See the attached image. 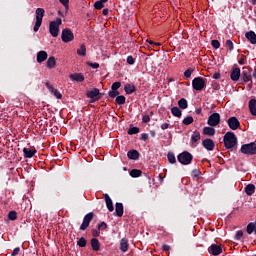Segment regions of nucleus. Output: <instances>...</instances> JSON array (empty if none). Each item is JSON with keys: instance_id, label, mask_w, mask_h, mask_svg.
<instances>
[{"instance_id": "1", "label": "nucleus", "mask_w": 256, "mask_h": 256, "mask_svg": "<svg viewBox=\"0 0 256 256\" xmlns=\"http://www.w3.org/2000/svg\"><path fill=\"white\" fill-rule=\"evenodd\" d=\"M235 145H237V137L235 136V133L227 132L224 135V146L226 149H233Z\"/></svg>"}, {"instance_id": "2", "label": "nucleus", "mask_w": 256, "mask_h": 256, "mask_svg": "<svg viewBox=\"0 0 256 256\" xmlns=\"http://www.w3.org/2000/svg\"><path fill=\"white\" fill-rule=\"evenodd\" d=\"M63 21L61 18H57L55 21H51L49 24V33L52 37H59V27H61Z\"/></svg>"}, {"instance_id": "3", "label": "nucleus", "mask_w": 256, "mask_h": 256, "mask_svg": "<svg viewBox=\"0 0 256 256\" xmlns=\"http://www.w3.org/2000/svg\"><path fill=\"white\" fill-rule=\"evenodd\" d=\"M43 17H45V9L43 8H37L36 9V22L34 25V32L37 33L39 31V28L41 27L43 23Z\"/></svg>"}, {"instance_id": "4", "label": "nucleus", "mask_w": 256, "mask_h": 256, "mask_svg": "<svg viewBox=\"0 0 256 256\" xmlns=\"http://www.w3.org/2000/svg\"><path fill=\"white\" fill-rule=\"evenodd\" d=\"M241 153L243 155H256V144L255 142H251L248 144H243L240 148Z\"/></svg>"}, {"instance_id": "5", "label": "nucleus", "mask_w": 256, "mask_h": 256, "mask_svg": "<svg viewBox=\"0 0 256 256\" xmlns=\"http://www.w3.org/2000/svg\"><path fill=\"white\" fill-rule=\"evenodd\" d=\"M178 161L181 165H191V161H193V155L189 152H182L178 155Z\"/></svg>"}, {"instance_id": "6", "label": "nucleus", "mask_w": 256, "mask_h": 256, "mask_svg": "<svg viewBox=\"0 0 256 256\" xmlns=\"http://www.w3.org/2000/svg\"><path fill=\"white\" fill-rule=\"evenodd\" d=\"M205 86V79L201 77H196L192 81V87L193 89H195V91H203V89H205Z\"/></svg>"}, {"instance_id": "7", "label": "nucleus", "mask_w": 256, "mask_h": 256, "mask_svg": "<svg viewBox=\"0 0 256 256\" xmlns=\"http://www.w3.org/2000/svg\"><path fill=\"white\" fill-rule=\"evenodd\" d=\"M61 39L63 43H71V41L75 39V35L73 34V31H71V29L66 28L62 30Z\"/></svg>"}, {"instance_id": "8", "label": "nucleus", "mask_w": 256, "mask_h": 256, "mask_svg": "<svg viewBox=\"0 0 256 256\" xmlns=\"http://www.w3.org/2000/svg\"><path fill=\"white\" fill-rule=\"evenodd\" d=\"M207 123L210 127H217V125L221 123V115L219 113L211 114L208 118Z\"/></svg>"}, {"instance_id": "9", "label": "nucleus", "mask_w": 256, "mask_h": 256, "mask_svg": "<svg viewBox=\"0 0 256 256\" xmlns=\"http://www.w3.org/2000/svg\"><path fill=\"white\" fill-rule=\"evenodd\" d=\"M88 99H91V103H95V101H99L101 99L99 89L94 88L87 92Z\"/></svg>"}, {"instance_id": "10", "label": "nucleus", "mask_w": 256, "mask_h": 256, "mask_svg": "<svg viewBox=\"0 0 256 256\" xmlns=\"http://www.w3.org/2000/svg\"><path fill=\"white\" fill-rule=\"evenodd\" d=\"M93 216V212H90L84 216L83 222L80 226V231H85V229L89 227V224L91 223V221H93Z\"/></svg>"}, {"instance_id": "11", "label": "nucleus", "mask_w": 256, "mask_h": 256, "mask_svg": "<svg viewBox=\"0 0 256 256\" xmlns=\"http://www.w3.org/2000/svg\"><path fill=\"white\" fill-rule=\"evenodd\" d=\"M208 252L210 253V255H221L223 253V248L217 244H212L209 248H208Z\"/></svg>"}, {"instance_id": "12", "label": "nucleus", "mask_w": 256, "mask_h": 256, "mask_svg": "<svg viewBox=\"0 0 256 256\" xmlns=\"http://www.w3.org/2000/svg\"><path fill=\"white\" fill-rule=\"evenodd\" d=\"M228 123V127H230V129H232V131H237V129H239L240 123H239V119H237V117H230L227 121Z\"/></svg>"}, {"instance_id": "13", "label": "nucleus", "mask_w": 256, "mask_h": 256, "mask_svg": "<svg viewBox=\"0 0 256 256\" xmlns=\"http://www.w3.org/2000/svg\"><path fill=\"white\" fill-rule=\"evenodd\" d=\"M45 86L50 91V93H52V95H54V97H56V99H63V95L61 94V92H59V90L55 89L53 87V85H51V83L46 82Z\"/></svg>"}, {"instance_id": "14", "label": "nucleus", "mask_w": 256, "mask_h": 256, "mask_svg": "<svg viewBox=\"0 0 256 256\" xmlns=\"http://www.w3.org/2000/svg\"><path fill=\"white\" fill-rule=\"evenodd\" d=\"M197 141H201V133H199V131H194L191 135V146L197 147Z\"/></svg>"}, {"instance_id": "15", "label": "nucleus", "mask_w": 256, "mask_h": 256, "mask_svg": "<svg viewBox=\"0 0 256 256\" xmlns=\"http://www.w3.org/2000/svg\"><path fill=\"white\" fill-rule=\"evenodd\" d=\"M202 145L207 151H213V149H215V142H213L212 139H205Z\"/></svg>"}, {"instance_id": "16", "label": "nucleus", "mask_w": 256, "mask_h": 256, "mask_svg": "<svg viewBox=\"0 0 256 256\" xmlns=\"http://www.w3.org/2000/svg\"><path fill=\"white\" fill-rule=\"evenodd\" d=\"M120 251L122 253H127L129 251V240L127 238H122L120 241Z\"/></svg>"}, {"instance_id": "17", "label": "nucleus", "mask_w": 256, "mask_h": 256, "mask_svg": "<svg viewBox=\"0 0 256 256\" xmlns=\"http://www.w3.org/2000/svg\"><path fill=\"white\" fill-rule=\"evenodd\" d=\"M104 199H105L106 207L108 211L110 212L115 211V207L113 206V200H111V197H109V194H105Z\"/></svg>"}, {"instance_id": "18", "label": "nucleus", "mask_w": 256, "mask_h": 256, "mask_svg": "<svg viewBox=\"0 0 256 256\" xmlns=\"http://www.w3.org/2000/svg\"><path fill=\"white\" fill-rule=\"evenodd\" d=\"M47 57H49V55L46 51H39L36 57L37 63H43V61H47Z\"/></svg>"}, {"instance_id": "19", "label": "nucleus", "mask_w": 256, "mask_h": 256, "mask_svg": "<svg viewBox=\"0 0 256 256\" xmlns=\"http://www.w3.org/2000/svg\"><path fill=\"white\" fill-rule=\"evenodd\" d=\"M245 37L248 39L251 45H256V34L253 31L246 32Z\"/></svg>"}, {"instance_id": "20", "label": "nucleus", "mask_w": 256, "mask_h": 256, "mask_svg": "<svg viewBox=\"0 0 256 256\" xmlns=\"http://www.w3.org/2000/svg\"><path fill=\"white\" fill-rule=\"evenodd\" d=\"M24 157L26 159H31V157L35 156V153H37L36 149H29V148H23Z\"/></svg>"}, {"instance_id": "21", "label": "nucleus", "mask_w": 256, "mask_h": 256, "mask_svg": "<svg viewBox=\"0 0 256 256\" xmlns=\"http://www.w3.org/2000/svg\"><path fill=\"white\" fill-rule=\"evenodd\" d=\"M230 77L232 79V81H239V77H241V69L234 68L230 74Z\"/></svg>"}, {"instance_id": "22", "label": "nucleus", "mask_w": 256, "mask_h": 256, "mask_svg": "<svg viewBox=\"0 0 256 256\" xmlns=\"http://www.w3.org/2000/svg\"><path fill=\"white\" fill-rule=\"evenodd\" d=\"M114 215H116V217H123V203H116Z\"/></svg>"}, {"instance_id": "23", "label": "nucleus", "mask_w": 256, "mask_h": 256, "mask_svg": "<svg viewBox=\"0 0 256 256\" xmlns=\"http://www.w3.org/2000/svg\"><path fill=\"white\" fill-rule=\"evenodd\" d=\"M71 81H77L78 83H82V81H85V76L81 73H75L70 75Z\"/></svg>"}, {"instance_id": "24", "label": "nucleus", "mask_w": 256, "mask_h": 256, "mask_svg": "<svg viewBox=\"0 0 256 256\" xmlns=\"http://www.w3.org/2000/svg\"><path fill=\"white\" fill-rule=\"evenodd\" d=\"M242 79H243L244 83H249V81H251V83H253L252 76H251V71L244 70L242 72Z\"/></svg>"}, {"instance_id": "25", "label": "nucleus", "mask_w": 256, "mask_h": 256, "mask_svg": "<svg viewBox=\"0 0 256 256\" xmlns=\"http://www.w3.org/2000/svg\"><path fill=\"white\" fill-rule=\"evenodd\" d=\"M248 107H249V111H250L251 115L255 116L256 115V100L251 99L249 101Z\"/></svg>"}, {"instance_id": "26", "label": "nucleus", "mask_w": 256, "mask_h": 256, "mask_svg": "<svg viewBox=\"0 0 256 256\" xmlns=\"http://www.w3.org/2000/svg\"><path fill=\"white\" fill-rule=\"evenodd\" d=\"M127 157L133 161H137L139 159V152L137 150H130L127 153Z\"/></svg>"}, {"instance_id": "27", "label": "nucleus", "mask_w": 256, "mask_h": 256, "mask_svg": "<svg viewBox=\"0 0 256 256\" xmlns=\"http://www.w3.org/2000/svg\"><path fill=\"white\" fill-rule=\"evenodd\" d=\"M57 66V60H55V57L51 56L47 60V68L48 69H55Z\"/></svg>"}, {"instance_id": "28", "label": "nucleus", "mask_w": 256, "mask_h": 256, "mask_svg": "<svg viewBox=\"0 0 256 256\" xmlns=\"http://www.w3.org/2000/svg\"><path fill=\"white\" fill-rule=\"evenodd\" d=\"M203 135H207L208 137H213L215 135V128L213 127H204Z\"/></svg>"}, {"instance_id": "29", "label": "nucleus", "mask_w": 256, "mask_h": 256, "mask_svg": "<svg viewBox=\"0 0 256 256\" xmlns=\"http://www.w3.org/2000/svg\"><path fill=\"white\" fill-rule=\"evenodd\" d=\"M91 247L93 251H99V249L101 248V244L99 243V240L96 238H93L91 240Z\"/></svg>"}, {"instance_id": "30", "label": "nucleus", "mask_w": 256, "mask_h": 256, "mask_svg": "<svg viewBox=\"0 0 256 256\" xmlns=\"http://www.w3.org/2000/svg\"><path fill=\"white\" fill-rule=\"evenodd\" d=\"M245 193H246L248 196L253 195V193H255V185H253V184H248V185L245 187Z\"/></svg>"}, {"instance_id": "31", "label": "nucleus", "mask_w": 256, "mask_h": 256, "mask_svg": "<svg viewBox=\"0 0 256 256\" xmlns=\"http://www.w3.org/2000/svg\"><path fill=\"white\" fill-rule=\"evenodd\" d=\"M124 91L127 93V95H131V93H135V85L126 84L124 87Z\"/></svg>"}, {"instance_id": "32", "label": "nucleus", "mask_w": 256, "mask_h": 256, "mask_svg": "<svg viewBox=\"0 0 256 256\" xmlns=\"http://www.w3.org/2000/svg\"><path fill=\"white\" fill-rule=\"evenodd\" d=\"M77 55L80 57H85L87 55V47H85V44H82L77 50Z\"/></svg>"}, {"instance_id": "33", "label": "nucleus", "mask_w": 256, "mask_h": 256, "mask_svg": "<svg viewBox=\"0 0 256 256\" xmlns=\"http://www.w3.org/2000/svg\"><path fill=\"white\" fill-rule=\"evenodd\" d=\"M178 106L180 107V109H187V107H189V104L187 103V99L182 98L178 101Z\"/></svg>"}, {"instance_id": "34", "label": "nucleus", "mask_w": 256, "mask_h": 256, "mask_svg": "<svg viewBox=\"0 0 256 256\" xmlns=\"http://www.w3.org/2000/svg\"><path fill=\"white\" fill-rule=\"evenodd\" d=\"M171 113H172V115H174V117H181V115H183V113L181 112V109H179V107H173L171 109Z\"/></svg>"}, {"instance_id": "35", "label": "nucleus", "mask_w": 256, "mask_h": 256, "mask_svg": "<svg viewBox=\"0 0 256 256\" xmlns=\"http://www.w3.org/2000/svg\"><path fill=\"white\" fill-rule=\"evenodd\" d=\"M142 173L143 172L139 169H133L130 171V177H134V178L141 177Z\"/></svg>"}, {"instance_id": "36", "label": "nucleus", "mask_w": 256, "mask_h": 256, "mask_svg": "<svg viewBox=\"0 0 256 256\" xmlns=\"http://www.w3.org/2000/svg\"><path fill=\"white\" fill-rule=\"evenodd\" d=\"M125 101H126V98L123 95L116 97L117 105H125Z\"/></svg>"}, {"instance_id": "37", "label": "nucleus", "mask_w": 256, "mask_h": 256, "mask_svg": "<svg viewBox=\"0 0 256 256\" xmlns=\"http://www.w3.org/2000/svg\"><path fill=\"white\" fill-rule=\"evenodd\" d=\"M167 158L169 163H172V164L177 163V158H175V154L169 152L167 155Z\"/></svg>"}, {"instance_id": "38", "label": "nucleus", "mask_w": 256, "mask_h": 256, "mask_svg": "<svg viewBox=\"0 0 256 256\" xmlns=\"http://www.w3.org/2000/svg\"><path fill=\"white\" fill-rule=\"evenodd\" d=\"M77 245H78V247H85L87 245V240L85 239V237H81L77 241Z\"/></svg>"}, {"instance_id": "39", "label": "nucleus", "mask_w": 256, "mask_h": 256, "mask_svg": "<svg viewBox=\"0 0 256 256\" xmlns=\"http://www.w3.org/2000/svg\"><path fill=\"white\" fill-rule=\"evenodd\" d=\"M182 123L184 125H191V123H193V116H187L183 119Z\"/></svg>"}, {"instance_id": "40", "label": "nucleus", "mask_w": 256, "mask_h": 256, "mask_svg": "<svg viewBox=\"0 0 256 256\" xmlns=\"http://www.w3.org/2000/svg\"><path fill=\"white\" fill-rule=\"evenodd\" d=\"M139 133V127H132L128 130V135H137Z\"/></svg>"}, {"instance_id": "41", "label": "nucleus", "mask_w": 256, "mask_h": 256, "mask_svg": "<svg viewBox=\"0 0 256 256\" xmlns=\"http://www.w3.org/2000/svg\"><path fill=\"white\" fill-rule=\"evenodd\" d=\"M8 218L10 219V221H15L17 219V212L16 211L9 212Z\"/></svg>"}, {"instance_id": "42", "label": "nucleus", "mask_w": 256, "mask_h": 256, "mask_svg": "<svg viewBox=\"0 0 256 256\" xmlns=\"http://www.w3.org/2000/svg\"><path fill=\"white\" fill-rule=\"evenodd\" d=\"M104 2H102L101 0L96 1L94 4L95 9H103V7H105V4H103Z\"/></svg>"}, {"instance_id": "43", "label": "nucleus", "mask_w": 256, "mask_h": 256, "mask_svg": "<svg viewBox=\"0 0 256 256\" xmlns=\"http://www.w3.org/2000/svg\"><path fill=\"white\" fill-rule=\"evenodd\" d=\"M193 74V69L189 68L184 72V77H186V79H191V75Z\"/></svg>"}, {"instance_id": "44", "label": "nucleus", "mask_w": 256, "mask_h": 256, "mask_svg": "<svg viewBox=\"0 0 256 256\" xmlns=\"http://www.w3.org/2000/svg\"><path fill=\"white\" fill-rule=\"evenodd\" d=\"M211 45L214 49H219V47H221L219 40H212Z\"/></svg>"}, {"instance_id": "45", "label": "nucleus", "mask_w": 256, "mask_h": 256, "mask_svg": "<svg viewBox=\"0 0 256 256\" xmlns=\"http://www.w3.org/2000/svg\"><path fill=\"white\" fill-rule=\"evenodd\" d=\"M121 87V82H114L111 86L112 91H117Z\"/></svg>"}, {"instance_id": "46", "label": "nucleus", "mask_w": 256, "mask_h": 256, "mask_svg": "<svg viewBox=\"0 0 256 256\" xmlns=\"http://www.w3.org/2000/svg\"><path fill=\"white\" fill-rule=\"evenodd\" d=\"M226 47L229 49V51H233V49H234L233 41L227 40L226 41Z\"/></svg>"}, {"instance_id": "47", "label": "nucleus", "mask_w": 256, "mask_h": 256, "mask_svg": "<svg viewBox=\"0 0 256 256\" xmlns=\"http://www.w3.org/2000/svg\"><path fill=\"white\" fill-rule=\"evenodd\" d=\"M117 95H119V91H117V90H112L109 92V97H111V99H115V97H117Z\"/></svg>"}, {"instance_id": "48", "label": "nucleus", "mask_w": 256, "mask_h": 256, "mask_svg": "<svg viewBox=\"0 0 256 256\" xmlns=\"http://www.w3.org/2000/svg\"><path fill=\"white\" fill-rule=\"evenodd\" d=\"M241 237H243V231L239 230L236 232V235H235L236 241L241 240Z\"/></svg>"}, {"instance_id": "49", "label": "nucleus", "mask_w": 256, "mask_h": 256, "mask_svg": "<svg viewBox=\"0 0 256 256\" xmlns=\"http://www.w3.org/2000/svg\"><path fill=\"white\" fill-rule=\"evenodd\" d=\"M98 229H99L100 231H105V229H107V223H105V222L100 223V224L98 225Z\"/></svg>"}, {"instance_id": "50", "label": "nucleus", "mask_w": 256, "mask_h": 256, "mask_svg": "<svg viewBox=\"0 0 256 256\" xmlns=\"http://www.w3.org/2000/svg\"><path fill=\"white\" fill-rule=\"evenodd\" d=\"M127 63L128 65H135V58H133V56H128Z\"/></svg>"}, {"instance_id": "51", "label": "nucleus", "mask_w": 256, "mask_h": 256, "mask_svg": "<svg viewBox=\"0 0 256 256\" xmlns=\"http://www.w3.org/2000/svg\"><path fill=\"white\" fill-rule=\"evenodd\" d=\"M59 2L65 7V9H69V0H59Z\"/></svg>"}, {"instance_id": "52", "label": "nucleus", "mask_w": 256, "mask_h": 256, "mask_svg": "<svg viewBox=\"0 0 256 256\" xmlns=\"http://www.w3.org/2000/svg\"><path fill=\"white\" fill-rule=\"evenodd\" d=\"M88 65L89 67H92V69H99V63L97 62H94V63L90 62L88 63Z\"/></svg>"}, {"instance_id": "53", "label": "nucleus", "mask_w": 256, "mask_h": 256, "mask_svg": "<svg viewBox=\"0 0 256 256\" xmlns=\"http://www.w3.org/2000/svg\"><path fill=\"white\" fill-rule=\"evenodd\" d=\"M143 123H149L151 121V118L149 115H144L142 118Z\"/></svg>"}, {"instance_id": "54", "label": "nucleus", "mask_w": 256, "mask_h": 256, "mask_svg": "<svg viewBox=\"0 0 256 256\" xmlns=\"http://www.w3.org/2000/svg\"><path fill=\"white\" fill-rule=\"evenodd\" d=\"M141 139H142V141H147L149 139V134H147V133L141 134Z\"/></svg>"}, {"instance_id": "55", "label": "nucleus", "mask_w": 256, "mask_h": 256, "mask_svg": "<svg viewBox=\"0 0 256 256\" xmlns=\"http://www.w3.org/2000/svg\"><path fill=\"white\" fill-rule=\"evenodd\" d=\"M21 251V248L20 247H17L13 250L12 252V256H16L19 252Z\"/></svg>"}, {"instance_id": "56", "label": "nucleus", "mask_w": 256, "mask_h": 256, "mask_svg": "<svg viewBox=\"0 0 256 256\" xmlns=\"http://www.w3.org/2000/svg\"><path fill=\"white\" fill-rule=\"evenodd\" d=\"M162 249H163V251H171V246H169V245H167V244H164V245L162 246Z\"/></svg>"}, {"instance_id": "57", "label": "nucleus", "mask_w": 256, "mask_h": 256, "mask_svg": "<svg viewBox=\"0 0 256 256\" xmlns=\"http://www.w3.org/2000/svg\"><path fill=\"white\" fill-rule=\"evenodd\" d=\"M199 175H200L199 170H193L192 171V177H199Z\"/></svg>"}, {"instance_id": "58", "label": "nucleus", "mask_w": 256, "mask_h": 256, "mask_svg": "<svg viewBox=\"0 0 256 256\" xmlns=\"http://www.w3.org/2000/svg\"><path fill=\"white\" fill-rule=\"evenodd\" d=\"M161 129H162V131H165V129H169V123H163L161 125Z\"/></svg>"}, {"instance_id": "59", "label": "nucleus", "mask_w": 256, "mask_h": 256, "mask_svg": "<svg viewBox=\"0 0 256 256\" xmlns=\"http://www.w3.org/2000/svg\"><path fill=\"white\" fill-rule=\"evenodd\" d=\"M92 234L94 237H99V230H93Z\"/></svg>"}, {"instance_id": "60", "label": "nucleus", "mask_w": 256, "mask_h": 256, "mask_svg": "<svg viewBox=\"0 0 256 256\" xmlns=\"http://www.w3.org/2000/svg\"><path fill=\"white\" fill-rule=\"evenodd\" d=\"M102 13H103V15H109V9H107V8H105V9H103V11H102Z\"/></svg>"}, {"instance_id": "61", "label": "nucleus", "mask_w": 256, "mask_h": 256, "mask_svg": "<svg viewBox=\"0 0 256 256\" xmlns=\"http://www.w3.org/2000/svg\"><path fill=\"white\" fill-rule=\"evenodd\" d=\"M239 65H245V59L241 58L239 61H238Z\"/></svg>"}, {"instance_id": "62", "label": "nucleus", "mask_w": 256, "mask_h": 256, "mask_svg": "<svg viewBox=\"0 0 256 256\" xmlns=\"http://www.w3.org/2000/svg\"><path fill=\"white\" fill-rule=\"evenodd\" d=\"M146 42L149 43L150 45H155V42H153V40L147 39Z\"/></svg>"}, {"instance_id": "63", "label": "nucleus", "mask_w": 256, "mask_h": 256, "mask_svg": "<svg viewBox=\"0 0 256 256\" xmlns=\"http://www.w3.org/2000/svg\"><path fill=\"white\" fill-rule=\"evenodd\" d=\"M220 75L219 74H214V79H219Z\"/></svg>"}, {"instance_id": "64", "label": "nucleus", "mask_w": 256, "mask_h": 256, "mask_svg": "<svg viewBox=\"0 0 256 256\" xmlns=\"http://www.w3.org/2000/svg\"><path fill=\"white\" fill-rule=\"evenodd\" d=\"M253 77H254V79H256V69L253 71Z\"/></svg>"}]
</instances>
